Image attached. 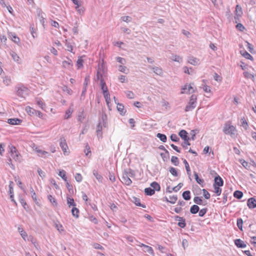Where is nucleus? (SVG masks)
Returning a JSON list of instances; mask_svg holds the SVG:
<instances>
[{
  "label": "nucleus",
  "mask_w": 256,
  "mask_h": 256,
  "mask_svg": "<svg viewBox=\"0 0 256 256\" xmlns=\"http://www.w3.org/2000/svg\"><path fill=\"white\" fill-rule=\"evenodd\" d=\"M223 132L226 134L230 135L232 138H236L238 134L236 127L232 125L230 122L225 123Z\"/></svg>",
  "instance_id": "1"
},
{
  "label": "nucleus",
  "mask_w": 256,
  "mask_h": 256,
  "mask_svg": "<svg viewBox=\"0 0 256 256\" xmlns=\"http://www.w3.org/2000/svg\"><path fill=\"white\" fill-rule=\"evenodd\" d=\"M196 100L197 96L196 94H192L188 104L185 107L184 111L187 112L194 110L196 106Z\"/></svg>",
  "instance_id": "2"
},
{
  "label": "nucleus",
  "mask_w": 256,
  "mask_h": 256,
  "mask_svg": "<svg viewBox=\"0 0 256 256\" xmlns=\"http://www.w3.org/2000/svg\"><path fill=\"white\" fill-rule=\"evenodd\" d=\"M28 89L24 86H20L18 88L17 94L19 96L22 98H25L26 96L28 94Z\"/></svg>",
  "instance_id": "3"
},
{
  "label": "nucleus",
  "mask_w": 256,
  "mask_h": 256,
  "mask_svg": "<svg viewBox=\"0 0 256 256\" xmlns=\"http://www.w3.org/2000/svg\"><path fill=\"white\" fill-rule=\"evenodd\" d=\"M140 246L144 248L143 250L144 252H147L149 254L154 255V252L151 246H150L148 245L140 243V244H138Z\"/></svg>",
  "instance_id": "4"
},
{
  "label": "nucleus",
  "mask_w": 256,
  "mask_h": 256,
  "mask_svg": "<svg viewBox=\"0 0 256 256\" xmlns=\"http://www.w3.org/2000/svg\"><path fill=\"white\" fill-rule=\"evenodd\" d=\"M122 182L126 186H130L132 183V181L130 178L124 172L122 174Z\"/></svg>",
  "instance_id": "5"
},
{
  "label": "nucleus",
  "mask_w": 256,
  "mask_h": 256,
  "mask_svg": "<svg viewBox=\"0 0 256 256\" xmlns=\"http://www.w3.org/2000/svg\"><path fill=\"white\" fill-rule=\"evenodd\" d=\"M104 73V66L102 64L98 66V68L97 71L96 79L100 80L102 78V74Z\"/></svg>",
  "instance_id": "6"
},
{
  "label": "nucleus",
  "mask_w": 256,
  "mask_h": 256,
  "mask_svg": "<svg viewBox=\"0 0 256 256\" xmlns=\"http://www.w3.org/2000/svg\"><path fill=\"white\" fill-rule=\"evenodd\" d=\"M224 184V180L218 175H217L214 180V185L218 186H222Z\"/></svg>",
  "instance_id": "7"
},
{
  "label": "nucleus",
  "mask_w": 256,
  "mask_h": 256,
  "mask_svg": "<svg viewBox=\"0 0 256 256\" xmlns=\"http://www.w3.org/2000/svg\"><path fill=\"white\" fill-rule=\"evenodd\" d=\"M67 59L68 60H64L62 62V65L63 68H65L70 69L72 68L73 66L72 62L70 59L68 58H67Z\"/></svg>",
  "instance_id": "8"
},
{
  "label": "nucleus",
  "mask_w": 256,
  "mask_h": 256,
  "mask_svg": "<svg viewBox=\"0 0 256 256\" xmlns=\"http://www.w3.org/2000/svg\"><path fill=\"white\" fill-rule=\"evenodd\" d=\"M183 186L182 183H179L177 186H174L172 188H170V186H168L166 188V191L170 193L172 192H177Z\"/></svg>",
  "instance_id": "9"
},
{
  "label": "nucleus",
  "mask_w": 256,
  "mask_h": 256,
  "mask_svg": "<svg viewBox=\"0 0 256 256\" xmlns=\"http://www.w3.org/2000/svg\"><path fill=\"white\" fill-rule=\"evenodd\" d=\"M247 205L250 208H256V199L251 198L248 200Z\"/></svg>",
  "instance_id": "10"
},
{
  "label": "nucleus",
  "mask_w": 256,
  "mask_h": 256,
  "mask_svg": "<svg viewBox=\"0 0 256 256\" xmlns=\"http://www.w3.org/2000/svg\"><path fill=\"white\" fill-rule=\"evenodd\" d=\"M242 12L241 6H240L239 5H236V6L234 18L236 20L238 19L242 16Z\"/></svg>",
  "instance_id": "11"
},
{
  "label": "nucleus",
  "mask_w": 256,
  "mask_h": 256,
  "mask_svg": "<svg viewBox=\"0 0 256 256\" xmlns=\"http://www.w3.org/2000/svg\"><path fill=\"white\" fill-rule=\"evenodd\" d=\"M22 122V120L18 118H9L8 120V122L12 125L20 124Z\"/></svg>",
  "instance_id": "12"
},
{
  "label": "nucleus",
  "mask_w": 256,
  "mask_h": 256,
  "mask_svg": "<svg viewBox=\"0 0 256 256\" xmlns=\"http://www.w3.org/2000/svg\"><path fill=\"white\" fill-rule=\"evenodd\" d=\"M124 172L130 178H134L136 176L135 171L131 168L125 169L124 170Z\"/></svg>",
  "instance_id": "13"
},
{
  "label": "nucleus",
  "mask_w": 256,
  "mask_h": 256,
  "mask_svg": "<svg viewBox=\"0 0 256 256\" xmlns=\"http://www.w3.org/2000/svg\"><path fill=\"white\" fill-rule=\"evenodd\" d=\"M194 176L196 182L202 187H204L205 185L204 179L199 178L198 173L196 172H194Z\"/></svg>",
  "instance_id": "14"
},
{
  "label": "nucleus",
  "mask_w": 256,
  "mask_h": 256,
  "mask_svg": "<svg viewBox=\"0 0 256 256\" xmlns=\"http://www.w3.org/2000/svg\"><path fill=\"white\" fill-rule=\"evenodd\" d=\"M178 134L184 140H190V138L188 136V132L184 130H181Z\"/></svg>",
  "instance_id": "15"
},
{
  "label": "nucleus",
  "mask_w": 256,
  "mask_h": 256,
  "mask_svg": "<svg viewBox=\"0 0 256 256\" xmlns=\"http://www.w3.org/2000/svg\"><path fill=\"white\" fill-rule=\"evenodd\" d=\"M149 68H152L154 72L157 75L162 76L163 74L162 69L159 67L149 66Z\"/></svg>",
  "instance_id": "16"
},
{
  "label": "nucleus",
  "mask_w": 256,
  "mask_h": 256,
  "mask_svg": "<svg viewBox=\"0 0 256 256\" xmlns=\"http://www.w3.org/2000/svg\"><path fill=\"white\" fill-rule=\"evenodd\" d=\"M96 134L98 138H102V126L100 122L96 126Z\"/></svg>",
  "instance_id": "17"
},
{
  "label": "nucleus",
  "mask_w": 256,
  "mask_h": 256,
  "mask_svg": "<svg viewBox=\"0 0 256 256\" xmlns=\"http://www.w3.org/2000/svg\"><path fill=\"white\" fill-rule=\"evenodd\" d=\"M234 244L238 248H244L246 246V244L244 242L240 239L236 240H234Z\"/></svg>",
  "instance_id": "18"
},
{
  "label": "nucleus",
  "mask_w": 256,
  "mask_h": 256,
  "mask_svg": "<svg viewBox=\"0 0 256 256\" xmlns=\"http://www.w3.org/2000/svg\"><path fill=\"white\" fill-rule=\"evenodd\" d=\"M117 110L122 116L124 115L126 112V110L124 108V106L121 104H118Z\"/></svg>",
  "instance_id": "19"
},
{
  "label": "nucleus",
  "mask_w": 256,
  "mask_h": 256,
  "mask_svg": "<svg viewBox=\"0 0 256 256\" xmlns=\"http://www.w3.org/2000/svg\"><path fill=\"white\" fill-rule=\"evenodd\" d=\"M44 16V14L41 10H38V16L40 18V23H42V24H44L45 22Z\"/></svg>",
  "instance_id": "20"
},
{
  "label": "nucleus",
  "mask_w": 256,
  "mask_h": 256,
  "mask_svg": "<svg viewBox=\"0 0 256 256\" xmlns=\"http://www.w3.org/2000/svg\"><path fill=\"white\" fill-rule=\"evenodd\" d=\"M11 156L15 161L18 162H21V156L18 152L11 154Z\"/></svg>",
  "instance_id": "21"
},
{
  "label": "nucleus",
  "mask_w": 256,
  "mask_h": 256,
  "mask_svg": "<svg viewBox=\"0 0 256 256\" xmlns=\"http://www.w3.org/2000/svg\"><path fill=\"white\" fill-rule=\"evenodd\" d=\"M240 53L246 58L250 60H253L252 56L249 53H248L246 51L240 50Z\"/></svg>",
  "instance_id": "22"
},
{
  "label": "nucleus",
  "mask_w": 256,
  "mask_h": 256,
  "mask_svg": "<svg viewBox=\"0 0 256 256\" xmlns=\"http://www.w3.org/2000/svg\"><path fill=\"white\" fill-rule=\"evenodd\" d=\"M198 59L193 56H190L188 58V62L192 65L196 66L198 64Z\"/></svg>",
  "instance_id": "23"
},
{
  "label": "nucleus",
  "mask_w": 256,
  "mask_h": 256,
  "mask_svg": "<svg viewBox=\"0 0 256 256\" xmlns=\"http://www.w3.org/2000/svg\"><path fill=\"white\" fill-rule=\"evenodd\" d=\"M200 210V208L198 205L194 204L190 208V212L192 214H196Z\"/></svg>",
  "instance_id": "24"
},
{
  "label": "nucleus",
  "mask_w": 256,
  "mask_h": 256,
  "mask_svg": "<svg viewBox=\"0 0 256 256\" xmlns=\"http://www.w3.org/2000/svg\"><path fill=\"white\" fill-rule=\"evenodd\" d=\"M13 186H14L13 182L10 181V182L9 186H8L9 194H10V198H14V196Z\"/></svg>",
  "instance_id": "25"
},
{
  "label": "nucleus",
  "mask_w": 256,
  "mask_h": 256,
  "mask_svg": "<svg viewBox=\"0 0 256 256\" xmlns=\"http://www.w3.org/2000/svg\"><path fill=\"white\" fill-rule=\"evenodd\" d=\"M182 198L186 200H188L190 199V192L189 190H186L183 192L182 194Z\"/></svg>",
  "instance_id": "26"
},
{
  "label": "nucleus",
  "mask_w": 256,
  "mask_h": 256,
  "mask_svg": "<svg viewBox=\"0 0 256 256\" xmlns=\"http://www.w3.org/2000/svg\"><path fill=\"white\" fill-rule=\"evenodd\" d=\"M150 186L152 188V189H154V191H160V184L156 182H152L150 184Z\"/></svg>",
  "instance_id": "27"
},
{
  "label": "nucleus",
  "mask_w": 256,
  "mask_h": 256,
  "mask_svg": "<svg viewBox=\"0 0 256 256\" xmlns=\"http://www.w3.org/2000/svg\"><path fill=\"white\" fill-rule=\"evenodd\" d=\"M60 146L64 154H65L67 152L66 150L68 148L66 141L64 140L63 142H60Z\"/></svg>",
  "instance_id": "28"
},
{
  "label": "nucleus",
  "mask_w": 256,
  "mask_h": 256,
  "mask_svg": "<svg viewBox=\"0 0 256 256\" xmlns=\"http://www.w3.org/2000/svg\"><path fill=\"white\" fill-rule=\"evenodd\" d=\"M66 200L67 204L69 207H70L71 206H74V207L76 206V204L74 202V200L73 198H70V197L67 196Z\"/></svg>",
  "instance_id": "29"
},
{
  "label": "nucleus",
  "mask_w": 256,
  "mask_h": 256,
  "mask_svg": "<svg viewBox=\"0 0 256 256\" xmlns=\"http://www.w3.org/2000/svg\"><path fill=\"white\" fill-rule=\"evenodd\" d=\"M144 192L147 196H152L154 194L155 191L151 188H147L144 189Z\"/></svg>",
  "instance_id": "30"
},
{
  "label": "nucleus",
  "mask_w": 256,
  "mask_h": 256,
  "mask_svg": "<svg viewBox=\"0 0 256 256\" xmlns=\"http://www.w3.org/2000/svg\"><path fill=\"white\" fill-rule=\"evenodd\" d=\"M72 213L74 216H75L76 218H78L79 217V213L80 210L78 208L76 207H73L72 209Z\"/></svg>",
  "instance_id": "31"
},
{
  "label": "nucleus",
  "mask_w": 256,
  "mask_h": 256,
  "mask_svg": "<svg viewBox=\"0 0 256 256\" xmlns=\"http://www.w3.org/2000/svg\"><path fill=\"white\" fill-rule=\"evenodd\" d=\"M93 174L96 178V180L100 182H102L103 178L100 174L96 170H94L93 171Z\"/></svg>",
  "instance_id": "32"
},
{
  "label": "nucleus",
  "mask_w": 256,
  "mask_h": 256,
  "mask_svg": "<svg viewBox=\"0 0 256 256\" xmlns=\"http://www.w3.org/2000/svg\"><path fill=\"white\" fill-rule=\"evenodd\" d=\"M10 56L14 61L18 63L20 62V58L15 52H10Z\"/></svg>",
  "instance_id": "33"
},
{
  "label": "nucleus",
  "mask_w": 256,
  "mask_h": 256,
  "mask_svg": "<svg viewBox=\"0 0 256 256\" xmlns=\"http://www.w3.org/2000/svg\"><path fill=\"white\" fill-rule=\"evenodd\" d=\"M156 137L159 138L160 140L164 142H166V140H167V137L164 134H160V133H158L156 134Z\"/></svg>",
  "instance_id": "34"
},
{
  "label": "nucleus",
  "mask_w": 256,
  "mask_h": 256,
  "mask_svg": "<svg viewBox=\"0 0 256 256\" xmlns=\"http://www.w3.org/2000/svg\"><path fill=\"white\" fill-rule=\"evenodd\" d=\"M134 203L135 204L136 206H142L144 208H145L146 207L145 204H142L140 203V198L134 197Z\"/></svg>",
  "instance_id": "35"
},
{
  "label": "nucleus",
  "mask_w": 256,
  "mask_h": 256,
  "mask_svg": "<svg viewBox=\"0 0 256 256\" xmlns=\"http://www.w3.org/2000/svg\"><path fill=\"white\" fill-rule=\"evenodd\" d=\"M58 176H60L66 182H68L67 177L66 176V172L64 170L59 172Z\"/></svg>",
  "instance_id": "36"
},
{
  "label": "nucleus",
  "mask_w": 256,
  "mask_h": 256,
  "mask_svg": "<svg viewBox=\"0 0 256 256\" xmlns=\"http://www.w3.org/2000/svg\"><path fill=\"white\" fill-rule=\"evenodd\" d=\"M101 86H102V90L103 92V94H104L105 90L106 91V92H108V89L107 86H106V83L104 82V78H101Z\"/></svg>",
  "instance_id": "37"
},
{
  "label": "nucleus",
  "mask_w": 256,
  "mask_h": 256,
  "mask_svg": "<svg viewBox=\"0 0 256 256\" xmlns=\"http://www.w3.org/2000/svg\"><path fill=\"white\" fill-rule=\"evenodd\" d=\"M84 60L81 57L79 58L76 62V66L78 69L83 67Z\"/></svg>",
  "instance_id": "38"
},
{
  "label": "nucleus",
  "mask_w": 256,
  "mask_h": 256,
  "mask_svg": "<svg viewBox=\"0 0 256 256\" xmlns=\"http://www.w3.org/2000/svg\"><path fill=\"white\" fill-rule=\"evenodd\" d=\"M234 196L238 199H240L243 196V193L240 190H236L234 192Z\"/></svg>",
  "instance_id": "39"
},
{
  "label": "nucleus",
  "mask_w": 256,
  "mask_h": 256,
  "mask_svg": "<svg viewBox=\"0 0 256 256\" xmlns=\"http://www.w3.org/2000/svg\"><path fill=\"white\" fill-rule=\"evenodd\" d=\"M104 94V98L106 100L107 104L108 105V104L110 101V94L108 92H106V91L105 90L104 94Z\"/></svg>",
  "instance_id": "40"
},
{
  "label": "nucleus",
  "mask_w": 256,
  "mask_h": 256,
  "mask_svg": "<svg viewBox=\"0 0 256 256\" xmlns=\"http://www.w3.org/2000/svg\"><path fill=\"white\" fill-rule=\"evenodd\" d=\"M30 194H32V198L33 199V200L34 201V202L36 204H38V202H37L36 194L32 186H30Z\"/></svg>",
  "instance_id": "41"
},
{
  "label": "nucleus",
  "mask_w": 256,
  "mask_h": 256,
  "mask_svg": "<svg viewBox=\"0 0 256 256\" xmlns=\"http://www.w3.org/2000/svg\"><path fill=\"white\" fill-rule=\"evenodd\" d=\"M184 163L188 176H190V170L188 163L185 159L184 160Z\"/></svg>",
  "instance_id": "42"
},
{
  "label": "nucleus",
  "mask_w": 256,
  "mask_h": 256,
  "mask_svg": "<svg viewBox=\"0 0 256 256\" xmlns=\"http://www.w3.org/2000/svg\"><path fill=\"white\" fill-rule=\"evenodd\" d=\"M48 198L50 201V202L52 204L53 206H56L58 204L56 200L54 197H52V195H48Z\"/></svg>",
  "instance_id": "43"
},
{
  "label": "nucleus",
  "mask_w": 256,
  "mask_h": 256,
  "mask_svg": "<svg viewBox=\"0 0 256 256\" xmlns=\"http://www.w3.org/2000/svg\"><path fill=\"white\" fill-rule=\"evenodd\" d=\"M242 126L244 128V130H246L248 127V122L244 118H241Z\"/></svg>",
  "instance_id": "44"
},
{
  "label": "nucleus",
  "mask_w": 256,
  "mask_h": 256,
  "mask_svg": "<svg viewBox=\"0 0 256 256\" xmlns=\"http://www.w3.org/2000/svg\"><path fill=\"white\" fill-rule=\"evenodd\" d=\"M194 202L198 205H201L202 204V198L199 196H196L194 198Z\"/></svg>",
  "instance_id": "45"
},
{
  "label": "nucleus",
  "mask_w": 256,
  "mask_h": 256,
  "mask_svg": "<svg viewBox=\"0 0 256 256\" xmlns=\"http://www.w3.org/2000/svg\"><path fill=\"white\" fill-rule=\"evenodd\" d=\"M214 192L216 194L217 196H220L222 192V189L218 186L214 185Z\"/></svg>",
  "instance_id": "46"
},
{
  "label": "nucleus",
  "mask_w": 256,
  "mask_h": 256,
  "mask_svg": "<svg viewBox=\"0 0 256 256\" xmlns=\"http://www.w3.org/2000/svg\"><path fill=\"white\" fill-rule=\"evenodd\" d=\"M243 74H244V76L246 78H250V79L252 80H254V76L252 74L248 72H244L243 73Z\"/></svg>",
  "instance_id": "47"
},
{
  "label": "nucleus",
  "mask_w": 256,
  "mask_h": 256,
  "mask_svg": "<svg viewBox=\"0 0 256 256\" xmlns=\"http://www.w3.org/2000/svg\"><path fill=\"white\" fill-rule=\"evenodd\" d=\"M66 186L70 194H72L74 193L73 186L68 181L66 182Z\"/></svg>",
  "instance_id": "48"
},
{
  "label": "nucleus",
  "mask_w": 256,
  "mask_h": 256,
  "mask_svg": "<svg viewBox=\"0 0 256 256\" xmlns=\"http://www.w3.org/2000/svg\"><path fill=\"white\" fill-rule=\"evenodd\" d=\"M169 172L170 173L174 176H178V173L177 172L176 169L173 167H170L169 168Z\"/></svg>",
  "instance_id": "49"
},
{
  "label": "nucleus",
  "mask_w": 256,
  "mask_h": 256,
  "mask_svg": "<svg viewBox=\"0 0 256 256\" xmlns=\"http://www.w3.org/2000/svg\"><path fill=\"white\" fill-rule=\"evenodd\" d=\"M36 104L42 109V110H44V106H45V104L44 103L42 102V101L40 99V98H37L36 99Z\"/></svg>",
  "instance_id": "50"
},
{
  "label": "nucleus",
  "mask_w": 256,
  "mask_h": 256,
  "mask_svg": "<svg viewBox=\"0 0 256 256\" xmlns=\"http://www.w3.org/2000/svg\"><path fill=\"white\" fill-rule=\"evenodd\" d=\"M237 226L240 230H242L243 220L241 218L237 219Z\"/></svg>",
  "instance_id": "51"
},
{
  "label": "nucleus",
  "mask_w": 256,
  "mask_h": 256,
  "mask_svg": "<svg viewBox=\"0 0 256 256\" xmlns=\"http://www.w3.org/2000/svg\"><path fill=\"white\" fill-rule=\"evenodd\" d=\"M171 162L176 166H178L179 164L178 158L175 156H172Z\"/></svg>",
  "instance_id": "52"
},
{
  "label": "nucleus",
  "mask_w": 256,
  "mask_h": 256,
  "mask_svg": "<svg viewBox=\"0 0 256 256\" xmlns=\"http://www.w3.org/2000/svg\"><path fill=\"white\" fill-rule=\"evenodd\" d=\"M76 9L78 11V12L79 13V14H82L84 13V12L85 10L83 6H76Z\"/></svg>",
  "instance_id": "53"
},
{
  "label": "nucleus",
  "mask_w": 256,
  "mask_h": 256,
  "mask_svg": "<svg viewBox=\"0 0 256 256\" xmlns=\"http://www.w3.org/2000/svg\"><path fill=\"white\" fill-rule=\"evenodd\" d=\"M172 60L174 62H180L182 61V58L179 56L174 55L172 56Z\"/></svg>",
  "instance_id": "54"
},
{
  "label": "nucleus",
  "mask_w": 256,
  "mask_h": 256,
  "mask_svg": "<svg viewBox=\"0 0 256 256\" xmlns=\"http://www.w3.org/2000/svg\"><path fill=\"white\" fill-rule=\"evenodd\" d=\"M177 200V196H170V200H168L167 201L171 204H174Z\"/></svg>",
  "instance_id": "55"
},
{
  "label": "nucleus",
  "mask_w": 256,
  "mask_h": 256,
  "mask_svg": "<svg viewBox=\"0 0 256 256\" xmlns=\"http://www.w3.org/2000/svg\"><path fill=\"white\" fill-rule=\"evenodd\" d=\"M84 152H85V154H86V156H88L89 154H91V151H90V147L89 146H88V144H86V146H85V149H84Z\"/></svg>",
  "instance_id": "56"
},
{
  "label": "nucleus",
  "mask_w": 256,
  "mask_h": 256,
  "mask_svg": "<svg viewBox=\"0 0 256 256\" xmlns=\"http://www.w3.org/2000/svg\"><path fill=\"white\" fill-rule=\"evenodd\" d=\"M170 138V140L172 142H177L180 140V138L177 136V135L176 134H171Z\"/></svg>",
  "instance_id": "57"
},
{
  "label": "nucleus",
  "mask_w": 256,
  "mask_h": 256,
  "mask_svg": "<svg viewBox=\"0 0 256 256\" xmlns=\"http://www.w3.org/2000/svg\"><path fill=\"white\" fill-rule=\"evenodd\" d=\"M72 110L70 109L68 110L65 113L64 115V118L65 119H68L70 118L72 114Z\"/></svg>",
  "instance_id": "58"
},
{
  "label": "nucleus",
  "mask_w": 256,
  "mask_h": 256,
  "mask_svg": "<svg viewBox=\"0 0 256 256\" xmlns=\"http://www.w3.org/2000/svg\"><path fill=\"white\" fill-rule=\"evenodd\" d=\"M126 96L129 98H130V99L134 98V94L133 93V92L132 91H130V90L126 91Z\"/></svg>",
  "instance_id": "59"
},
{
  "label": "nucleus",
  "mask_w": 256,
  "mask_h": 256,
  "mask_svg": "<svg viewBox=\"0 0 256 256\" xmlns=\"http://www.w3.org/2000/svg\"><path fill=\"white\" fill-rule=\"evenodd\" d=\"M179 222L178 223V225L181 228H184L186 226V220L184 218V220H182L178 221Z\"/></svg>",
  "instance_id": "60"
},
{
  "label": "nucleus",
  "mask_w": 256,
  "mask_h": 256,
  "mask_svg": "<svg viewBox=\"0 0 256 256\" xmlns=\"http://www.w3.org/2000/svg\"><path fill=\"white\" fill-rule=\"evenodd\" d=\"M116 60L118 62L121 64H124L126 63V60L124 58L118 56L116 58Z\"/></svg>",
  "instance_id": "61"
},
{
  "label": "nucleus",
  "mask_w": 256,
  "mask_h": 256,
  "mask_svg": "<svg viewBox=\"0 0 256 256\" xmlns=\"http://www.w3.org/2000/svg\"><path fill=\"white\" fill-rule=\"evenodd\" d=\"M208 211V208H204L202 210H200L199 212V214H198V215L200 216H204V214L206 213Z\"/></svg>",
  "instance_id": "62"
},
{
  "label": "nucleus",
  "mask_w": 256,
  "mask_h": 256,
  "mask_svg": "<svg viewBox=\"0 0 256 256\" xmlns=\"http://www.w3.org/2000/svg\"><path fill=\"white\" fill-rule=\"evenodd\" d=\"M202 191L204 198L206 199H209L210 196V193L206 189H202Z\"/></svg>",
  "instance_id": "63"
},
{
  "label": "nucleus",
  "mask_w": 256,
  "mask_h": 256,
  "mask_svg": "<svg viewBox=\"0 0 256 256\" xmlns=\"http://www.w3.org/2000/svg\"><path fill=\"white\" fill-rule=\"evenodd\" d=\"M12 40L16 44H18L20 42V38L16 35V34H12Z\"/></svg>",
  "instance_id": "64"
}]
</instances>
